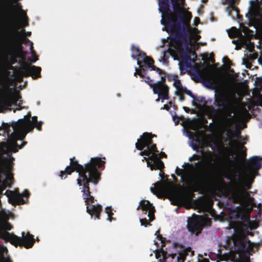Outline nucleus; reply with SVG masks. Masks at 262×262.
<instances>
[{"instance_id": "nucleus-1", "label": "nucleus", "mask_w": 262, "mask_h": 262, "mask_svg": "<svg viewBox=\"0 0 262 262\" xmlns=\"http://www.w3.org/2000/svg\"><path fill=\"white\" fill-rule=\"evenodd\" d=\"M70 165L66 167L64 170L60 171L59 176L62 179L65 174H71L74 171L78 173L77 183L79 186H82V197L87 205L86 212L91 216L94 215L95 219L99 220L102 207L100 204L89 206L95 201L94 197L91 195L89 185L90 183L97 185L100 180L101 172L99 169L104 166L105 161L99 157L92 158L89 162L83 165L78 163L75 157L70 158Z\"/></svg>"}, {"instance_id": "nucleus-2", "label": "nucleus", "mask_w": 262, "mask_h": 262, "mask_svg": "<svg viewBox=\"0 0 262 262\" xmlns=\"http://www.w3.org/2000/svg\"><path fill=\"white\" fill-rule=\"evenodd\" d=\"M255 177V176H249L244 173L242 177L239 172L229 176L224 172L217 190L226 197L230 194L234 203H241L246 198L250 197L247 190L251 188Z\"/></svg>"}, {"instance_id": "nucleus-3", "label": "nucleus", "mask_w": 262, "mask_h": 262, "mask_svg": "<svg viewBox=\"0 0 262 262\" xmlns=\"http://www.w3.org/2000/svg\"><path fill=\"white\" fill-rule=\"evenodd\" d=\"M223 163L221 161L215 164L210 163L211 168L208 171L201 170L200 166H203L202 161H198L190 165L194 169L191 179V191L189 192L191 196H193V192H196L199 188L212 183H215L216 188L220 183V180L223 176Z\"/></svg>"}, {"instance_id": "nucleus-4", "label": "nucleus", "mask_w": 262, "mask_h": 262, "mask_svg": "<svg viewBox=\"0 0 262 262\" xmlns=\"http://www.w3.org/2000/svg\"><path fill=\"white\" fill-rule=\"evenodd\" d=\"M21 33L28 36L31 34V32H26L24 29L21 32L17 30L6 32L0 19V64L2 58L8 55L14 56L18 53L23 52L22 42L19 37Z\"/></svg>"}, {"instance_id": "nucleus-5", "label": "nucleus", "mask_w": 262, "mask_h": 262, "mask_svg": "<svg viewBox=\"0 0 262 262\" xmlns=\"http://www.w3.org/2000/svg\"><path fill=\"white\" fill-rule=\"evenodd\" d=\"M155 188L150 187V191L157 195L158 198H162V194H164L168 198L171 199L174 205H178L182 202L184 200L183 194L176 185L171 183L170 184H163L161 182H158L155 184Z\"/></svg>"}, {"instance_id": "nucleus-6", "label": "nucleus", "mask_w": 262, "mask_h": 262, "mask_svg": "<svg viewBox=\"0 0 262 262\" xmlns=\"http://www.w3.org/2000/svg\"><path fill=\"white\" fill-rule=\"evenodd\" d=\"M235 232L227 240V244L236 253L250 254L253 250V243L248 239L244 234L237 232L234 229Z\"/></svg>"}, {"instance_id": "nucleus-7", "label": "nucleus", "mask_w": 262, "mask_h": 262, "mask_svg": "<svg viewBox=\"0 0 262 262\" xmlns=\"http://www.w3.org/2000/svg\"><path fill=\"white\" fill-rule=\"evenodd\" d=\"M214 104L218 107V109L215 110V111L225 115V123L228 127H229L233 120L234 116L231 115L232 111L228 94L223 91L215 94Z\"/></svg>"}, {"instance_id": "nucleus-8", "label": "nucleus", "mask_w": 262, "mask_h": 262, "mask_svg": "<svg viewBox=\"0 0 262 262\" xmlns=\"http://www.w3.org/2000/svg\"><path fill=\"white\" fill-rule=\"evenodd\" d=\"M2 130H3V135L6 134L9 138V147L12 152L14 153L17 152L18 149H21L27 144V141H23L21 145L17 144V141L18 140H24L26 135H25V133L21 134L14 130L12 132H11L10 125L8 123H3L2 124V126H0V131Z\"/></svg>"}, {"instance_id": "nucleus-9", "label": "nucleus", "mask_w": 262, "mask_h": 262, "mask_svg": "<svg viewBox=\"0 0 262 262\" xmlns=\"http://www.w3.org/2000/svg\"><path fill=\"white\" fill-rule=\"evenodd\" d=\"M14 91L15 89L10 88L7 81H3L0 86V100L9 106L11 104L18 105L20 107L18 110H21L22 107L20 106L23 103V101L19 100L21 96L15 94Z\"/></svg>"}, {"instance_id": "nucleus-10", "label": "nucleus", "mask_w": 262, "mask_h": 262, "mask_svg": "<svg viewBox=\"0 0 262 262\" xmlns=\"http://www.w3.org/2000/svg\"><path fill=\"white\" fill-rule=\"evenodd\" d=\"M41 69L39 67L31 66L24 63L21 66V68L14 70V74L18 80L20 82L22 80L23 77L31 76L34 79L41 77Z\"/></svg>"}, {"instance_id": "nucleus-11", "label": "nucleus", "mask_w": 262, "mask_h": 262, "mask_svg": "<svg viewBox=\"0 0 262 262\" xmlns=\"http://www.w3.org/2000/svg\"><path fill=\"white\" fill-rule=\"evenodd\" d=\"M31 112H28L23 119H18L17 121L12 122L11 126L13 130L21 134L25 133L26 135L28 133L32 132L34 128V126L31 123Z\"/></svg>"}, {"instance_id": "nucleus-12", "label": "nucleus", "mask_w": 262, "mask_h": 262, "mask_svg": "<svg viewBox=\"0 0 262 262\" xmlns=\"http://www.w3.org/2000/svg\"><path fill=\"white\" fill-rule=\"evenodd\" d=\"M153 137H156V136L155 135L152 136L151 134L147 132L144 133L136 143V148L138 150H142L144 148L146 147L149 149L151 155L156 154V152H159L156 144L153 143L152 139Z\"/></svg>"}, {"instance_id": "nucleus-13", "label": "nucleus", "mask_w": 262, "mask_h": 262, "mask_svg": "<svg viewBox=\"0 0 262 262\" xmlns=\"http://www.w3.org/2000/svg\"><path fill=\"white\" fill-rule=\"evenodd\" d=\"M250 6L248 12L246 14V17L249 21L253 23H258L259 18L262 17V2L258 0L250 1Z\"/></svg>"}, {"instance_id": "nucleus-14", "label": "nucleus", "mask_w": 262, "mask_h": 262, "mask_svg": "<svg viewBox=\"0 0 262 262\" xmlns=\"http://www.w3.org/2000/svg\"><path fill=\"white\" fill-rule=\"evenodd\" d=\"M262 159L257 156L251 157L245 162V166L244 173L248 176H256L258 174V170L262 167L261 160Z\"/></svg>"}, {"instance_id": "nucleus-15", "label": "nucleus", "mask_w": 262, "mask_h": 262, "mask_svg": "<svg viewBox=\"0 0 262 262\" xmlns=\"http://www.w3.org/2000/svg\"><path fill=\"white\" fill-rule=\"evenodd\" d=\"M9 198V202L12 205H22L27 203L30 194L27 189H25L23 193L18 190L12 191L7 190L5 193Z\"/></svg>"}, {"instance_id": "nucleus-16", "label": "nucleus", "mask_w": 262, "mask_h": 262, "mask_svg": "<svg viewBox=\"0 0 262 262\" xmlns=\"http://www.w3.org/2000/svg\"><path fill=\"white\" fill-rule=\"evenodd\" d=\"M170 14L165 18L166 21L165 25L170 32L180 31V30L188 28V23L183 20V17H179V20H178L172 15L170 11Z\"/></svg>"}, {"instance_id": "nucleus-17", "label": "nucleus", "mask_w": 262, "mask_h": 262, "mask_svg": "<svg viewBox=\"0 0 262 262\" xmlns=\"http://www.w3.org/2000/svg\"><path fill=\"white\" fill-rule=\"evenodd\" d=\"M167 73L165 74L162 75L160 80L155 83L154 86H156L154 90V94H158L163 102L164 100H168L169 87L166 84V79Z\"/></svg>"}, {"instance_id": "nucleus-18", "label": "nucleus", "mask_w": 262, "mask_h": 262, "mask_svg": "<svg viewBox=\"0 0 262 262\" xmlns=\"http://www.w3.org/2000/svg\"><path fill=\"white\" fill-rule=\"evenodd\" d=\"M158 154H154L148 158L144 157L142 161H146L148 167H150L151 170H161L164 168L165 166L163 161L158 156Z\"/></svg>"}, {"instance_id": "nucleus-19", "label": "nucleus", "mask_w": 262, "mask_h": 262, "mask_svg": "<svg viewBox=\"0 0 262 262\" xmlns=\"http://www.w3.org/2000/svg\"><path fill=\"white\" fill-rule=\"evenodd\" d=\"M141 209L144 214H146L148 212V216L149 221L152 222L155 219V213L156 211L155 207L148 200H141L140 202L139 205L137 208V210Z\"/></svg>"}, {"instance_id": "nucleus-20", "label": "nucleus", "mask_w": 262, "mask_h": 262, "mask_svg": "<svg viewBox=\"0 0 262 262\" xmlns=\"http://www.w3.org/2000/svg\"><path fill=\"white\" fill-rule=\"evenodd\" d=\"M173 34L172 40L177 43H186L189 40V34L191 32L190 28L170 32Z\"/></svg>"}, {"instance_id": "nucleus-21", "label": "nucleus", "mask_w": 262, "mask_h": 262, "mask_svg": "<svg viewBox=\"0 0 262 262\" xmlns=\"http://www.w3.org/2000/svg\"><path fill=\"white\" fill-rule=\"evenodd\" d=\"M187 228L192 233H196L198 234L202 230L201 223L195 219H191L188 221Z\"/></svg>"}, {"instance_id": "nucleus-22", "label": "nucleus", "mask_w": 262, "mask_h": 262, "mask_svg": "<svg viewBox=\"0 0 262 262\" xmlns=\"http://www.w3.org/2000/svg\"><path fill=\"white\" fill-rule=\"evenodd\" d=\"M226 10L228 12V15L232 19H237L238 21H242L243 16L239 14V10L236 5L234 6H227Z\"/></svg>"}, {"instance_id": "nucleus-23", "label": "nucleus", "mask_w": 262, "mask_h": 262, "mask_svg": "<svg viewBox=\"0 0 262 262\" xmlns=\"http://www.w3.org/2000/svg\"><path fill=\"white\" fill-rule=\"evenodd\" d=\"M157 239L161 241V246L160 250H156V256L157 258H159L161 255H162L164 260L167 258V252L163 250V247L165 246V238L163 237L160 234H157Z\"/></svg>"}, {"instance_id": "nucleus-24", "label": "nucleus", "mask_w": 262, "mask_h": 262, "mask_svg": "<svg viewBox=\"0 0 262 262\" xmlns=\"http://www.w3.org/2000/svg\"><path fill=\"white\" fill-rule=\"evenodd\" d=\"M180 4L179 0H171V2L173 7V11L177 14L178 17H183L184 12L180 9V5H183L185 0H180Z\"/></svg>"}, {"instance_id": "nucleus-25", "label": "nucleus", "mask_w": 262, "mask_h": 262, "mask_svg": "<svg viewBox=\"0 0 262 262\" xmlns=\"http://www.w3.org/2000/svg\"><path fill=\"white\" fill-rule=\"evenodd\" d=\"M240 43L242 46H245L247 50L250 53H253L254 50V43L251 42L250 39L248 37H246L245 36L243 38H241Z\"/></svg>"}, {"instance_id": "nucleus-26", "label": "nucleus", "mask_w": 262, "mask_h": 262, "mask_svg": "<svg viewBox=\"0 0 262 262\" xmlns=\"http://www.w3.org/2000/svg\"><path fill=\"white\" fill-rule=\"evenodd\" d=\"M12 169V166L10 163H5L3 160L0 159V183L3 181L1 180L2 174H5L10 172Z\"/></svg>"}, {"instance_id": "nucleus-27", "label": "nucleus", "mask_w": 262, "mask_h": 262, "mask_svg": "<svg viewBox=\"0 0 262 262\" xmlns=\"http://www.w3.org/2000/svg\"><path fill=\"white\" fill-rule=\"evenodd\" d=\"M131 50L133 52L131 56L134 59H136L137 57L141 58L142 57V54H145V53L141 51L138 47L134 45L132 46Z\"/></svg>"}, {"instance_id": "nucleus-28", "label": "nucleus", "mask_w": 262, "mask_h": 262, "mask_svg": "<svg viewBox=\"0 0 262 262\" xmlns=\"http://www.w3.org/2000/svg\"><path fill=\"white\" fill-rule=\"evenodd\" d=\"M246 142H244L242 143H239V156L241 160L244 161V162L247 160L246 159L247 148L244 146Z\"/></svg>"}, {"instance_id": "nucleus-29", "label": "nucleus", "mask_w": 262, "mask_h": 262, "mask_svg": "<svg viewBox=\"0 0 262 262\" xmlns=\"http://www.w3.org/2000/svg\"><path fill=\"white\" fill-rule=\"evenodd\" d=\"M255 84L257 87L258 93L260 94V92L262 90V77L256 78L255 80ZM258 100L259 103V105L262 106V96L259 95L258 98Z\"/></svg>"}, {"instance_id": "nucleus-30", "label": "nucleus", "mask_w": 262, "mask_h": 262, "mask_svg": "<svg viewBox=\"0 0 262 262\" xmlns=\"http://www.w3.org/2000/svg\"><path fill=\"white\" fill-rule=\"evenodd\" d=\"M141 58L143 59V63L146 64L150 69L154 66L155 61L154 59L151 57L147 56L145 53V54H142V57Z\"/></svg>"}, {"instance_id": "nucleus-31", "label": "nucleus", "mask_w": 262, "mask_h": 262, "mask_svg": "<svg viewBox=\"0 0 262 262\" xmlns=\"http://www.w3.org/2000/svg\"><path fill=\"white\" fill-rule=\"evenodd\" d=\"M228 34L231 38L234 37L238 35H241V38H243V37H244V36H243L242 33L235 27H233L230 29V31L228 32Z\"/></svg>"}, {"instance_id": "nucleus-32", "label": "nucleus", "mask_w": 262, "mask_h": 262, "mask_svg": "<svg viewBox=\"0 0 262 262\" xmlns=\"http://www.w3.org/2000/svg\"><path fill=\"white\" fill-rule=\"evenodd\" d=\"M24 41L26 43H28V42L31 43V47H30L31 53H32V56H33L34 57V58L32 59L31 61L32 62H36L38 59L36 55L35 51L34 50L33 43L32 42H30V40L26 37H24Z\"/></svg>"}, {"instance_id": "nucleus-33", "label": "nucleus", "mask_w": 262, "mask_h": 262, "mask_svg": "<svg viewBox=\"0 0 262 262\" xmlns=\"http://www.w3.org/2000/svg\"><path fill=\"white\" fill-rule=\"evenodd\" d=\"M4 175L6 176V180L3 182H6L7 186L9 187H11L12 185L13 184V181L14 180L13 176L12 174L9 172L6 173Z\"/></svg>"}, {"instance_id": "nucleus-34", "label": "nucleus", "mask_w": 262, "mask_h": 262, "mask_svg": "<svg viewBox=\"0 0 262 262\" xmlns=\"http://www.w3.org/2000/svg\"><path fill=\"white\" fill-rule=\"evenodd\" d=\"M182 91L183 92L185 93V94H186L187 95H188V96H189L190 97H191L193 99H194L200 102H202L203 101V99H204V98L203 97L201 99H199L196 98L194 96V95L192 94V93L190 90H187V89L185 87L184 88L183 90Z\"/></svg>"}, {"instance_id": "nucleus-35", "label": "nucleus", "mask_w": 262, "mask_h": 262, "mask_svg": "<svg viewBox=\"0 0 262 262\" xmlns=\"http://www.w3.org/2000/svg\"><path fill=\"white\" fill-rule=\"evenodd\" d=\"M105 211L106 213L107 214V220H108L110 222H112L113 220H115V219L113 217L114 213L112 212V209L111 207H106L105 209Z\"/></svg>"}, {"instance_id": "nucleus-36", "label": "nucleus", "mask_w": 262, "mask_h": 262, "mask_svg": "<svg viewBox=\"0 0 262 262\" xmlns=\"http://www.w3.org/2000/svg\"><path fill=\"white\" fill-rule=\"evenodd\" d=\"M239 3V0H222V4L225 5L228 4V6H234L238 5Z\"/></svg>"}, {"instance_id": "nucleus-37", "label": "nucleus", "mask_w": 262, "mask_h": 262, "mask_svg": "<svg viewBox=\"0 0 262 262\" xmlns=\"http://www.w3.org/2000/svg\"><path fill=\"white\" fill-rule=\"evenodd\" d=\"M173 85L176 88V91H182L184 89L181 84L180 80L179 79V77L175 79Z\"/></svg>"}, {"instance_id": "nucleus-38", "label": "nucleus", "mask_w": 262, "mask_h": 262, "mask_svg": "<svg viewBox=\"0 0 262 262\" xmlns=\"http://www.w3.org/2000/svg\"><path fill=\"white\" fill-rule=\"evenodd\" d=\"M160 7L165 12L170 11L169 0H162L161 3Z\"/></svg>"}, {"instance_id": "nucleus-39", "label": "nucleus", "mask_w": 262, "mask_h": 262, "mask_svg": "<svg viewBox=\"0 0 262 262\" xmlns=\"http://www.w3.org/2000/svg\"><path fill=\"white\" fill-rule=\"evenodd\" d=\"M142 81H144L146 83L148 84V85L150 86V88H152L153 92L154 93V90L156 88V86H154L155 84V83H153V80L151 79L150 77L146 76L145 77V79L144 80H142Z\"/></svg>"}, {"instance_id": "nucleus-40", "label": "nucleus", "mask_w": 262, "mask_h": 262, "mask_svg": "<svg viewBox=\"0 0 262 262\" xmlns=\"http://www.w3.org/2000/svg\"><path fill=\"white\" fill-rule=\"evenodd\" d=\"M191 17L192 15L190 12H187L186 13H184V16H183V19L185 20V21L188 23V27H187L188 28H190L189 22L191 19Z\"/></svg>"}, {"instance_id": "nucleus-41", "label": "nucleus", "mask_w": 262, "mask_h": 262, "mask_svg": "<svg viewBox=\"0 0 262 262\" xmlns=\"http://www.w3.org/2000/svg\"><path fill=\"white\" fill-rule=\"evenodd\" d=\"M143 72L141 71V70H139L137 68H135V72L134 73V76L137 77V75H138L141 78H145V74L144 72L145 70L143 68L142 69Z\"/></svg>"}, {"instance_id": "nucleus-42", "label": "nucleus", "mask_w": 262, "mask_h": 262, "mask_svg": "<svg viewBox=\"0 0 262 262\" xmlns=\"http://www.w3.org/2000/svg\"><path fill=\"white\" fill-rule=\"evenodd\" d=\"M258 53L256 52L251 53L248 56V60L251 62L254 61L258 57Z\"/></svg>"}, {"instance_id": "nucleus-43", "label": "nucleus", "mask_w": 262, "mask_h": 262, "mask_svg": "<svg viewBox=\"0 0 262 262\" xmlns=\"http://www.w3.org/2000/svg\"><path fill=\"white\" fill-rule=\"evenodd\" d=\"M167 80L169 82H171L172 81H174L175 79L178 78V75L176 74H170L167 73L166 74Z\"/></svg>"}, {"instance_id": "nucleus-44", "label": "nucleus", "mask_w": 262, "mask_h": 262, "mask_svg": "<svg viewBox=\"0 0 262 262\" xmlns=\"http://www.w3.org/2000/svg\"><path fill=\"white\" fill-rule=\"evenodd\" d=\"M150 70H152V71H155L157 73H158L159 75H163V74H166V72L161 70V69L156 67L155 66H153L152 67V68L150 69Z\"/></svg>"}, {"instance_id": "nucleus-45", "label": "nucleus", "mask_w": 262, "mask_h": 262, "mask_svg": "<svg viewBox=\"0 0 262 262\" xmlns=\"http://www.w3.org/2000/svg\"><path fill=\"white\" fill-rule=\"evenodd\" d=\"M140 222L142 226L147 227L148 225L151 226V224L150 223V222L148 221L146 217H144L140 219Z\"/></svg>"}, {"instance_id": "nucleus-46", "label": "nucleus", "mask_w": 262, "mask_h": 262, "mask_svg": "<svg viewBox=\"0 0 262 262\" xmlns=\"http://www.w3.org/2000/svg\"><path fill=\"white\" fill-rule=\"evenodd\" d=\"M25 15V20L18 26V29L23 28L29 26L28 18L26 13Z\"/></svg>"}, {"instance_id": "nucleus-47", "label": "nucleus", "mask_w": 262, "mask_h": 262, "mask_svg": "<svg viewBox=\"0 0 262 262\" xmlns=\"http://www.w3.org/2000/svg\"><path fill=\"white\" fill-rule=\"evenodd\" d=\"M7 187L6 182H3V183H0V195L3 194V190H4Z\"/></svg>"}, {"instance_id": "nucleus-48", "label": "nucleus", "mask_w": 262, "mask_h": 262, "mask_svg": "<svg viewBox=\"0 0 262 262\" xmlns=\"http://www.w3.org/2000/svg\"><path fill=\"white\" fill-rule=\"evenodd\" d=\"M140 155L141 156H151V154H150V152L149 151V149H148L147 148L146 149H144V150H141V152H140Z\"/></svg>"}, {"instance_id": "nucleus-49", "label": "nucleus", "mask_w": 262, "mask_h": 262, "mask_svg": "<svg viewBox=\"0 0 262 262\" xmlns=\"http://www.w3.org/2000/svg\"><path fill=\"white\" fill-rule=\"evenodd\" d=\"M182 91H176L175 94L177 96H179V99L180 101H183L185 100V96L182 94Z\"/></svg>"}, {"instance_id": "nucleus-50", "label": "nucleus", "mask_w": 262, "mask_h": 262, "mask_svg": "<svg viewBox=\"0 0 262 262\" xmlns=\"http://www.w3.org/2000/svg\"><path fill=\"white\" fill-rule=\"evenodd\" d=\"M201 158V156L200 155L194 154L191 157H190L189 160L192 161L193 160H199Z\"/></svg>"}, {"instance_id": "nucleus-51", "label": "nucleus", "mask_w": 262, "mask_h": 262, "mask_svg": "<svg viewBox=\"0 0 262 262\" xmlns=\"http://www.w3.org/2000/svg\"><path fill=\"white\" fill-rule=\"evenodd\" d=\"M223 62L226 64L229 68L231 65V62L230 60L227 57H224L223 59Z\"/></svg>"}, {"instance_id": "nucleus-52", "label": "nucleus", "mask_w": 262, "mask_h": 262, "mask_svg": "<svg viewBox=\"0 0 262 262\" xmlns=\"http://www.w3.org/2000/svg\"><path fill=\"white\" fill-rule=\"evenodd\" d=\"M42 124V122H37V123H35L34 124V128L36 127L38 130H41V126Z\"/></svg>"}, {"instance_id": "nucleus-53", "label": "nucleus", "mask_w": 262, "mask_h": 262, "mask_svg": "<svg viewBox=\"0 0 262 262\" xmlns=\"http://www.w3.org/2000/svg\"><path fill=\"white\" fill-rule=\"evenodd\" d=\"M244 64H246V68H249V69L251 68V67L252 66V64L251 63H250L248 60L244 59Z\"/></svg>"}, {"instance_id": "nucleus-54", "label": "nucleus", "mask_w": 262, "mask_h": 262, "mask_svg": "<svg viewBox=\"0 0 262 262\" xmlns=\"http://www.w3.org/2000/svg\"><path fill=\"white\" fill-rule=\"evenodd\" d=\"M234 137L239 140L242 139V138H243V136H241V133L239 132H235V134H234Z\"/></svg>"}, {"instance_id": "nucleus-55", "label": "nucleus", "mask_w": 262, "mask_h": 262, "mask_svg": "<svg viewBox=\"0 0 262 262\" xmlns=\"http://www.w3.org/2000/svg\"><path fill=\"white\" fill-rule=\"evenodd\" d=\"M183 170V169H180L177 167L176 169V173L177 176H180L182 174Z\"/></svg>"}, {"instance_id": "nucleus-56", "label": "nucleus", "mask_w": 262, "mask_h": 262, "mask_svg": "<svg viewBox=\"0 0 262 262\" xmlns=\"http://www.w3.org/2000/svg\"><path fill=\"white\" fill-rule=\"evenodd\" d=\"M31 123L34 125L35 123H37V117L33 116L32 117V119L31 120Z\"/></svg>"}, {"instance_id": "nucleus-57", "label": "nucleus", "mask_w": 262, "mask_h": 262, "mask_svg": "<svg viewBox=\"0 0 262 262\" xmlns=\"http://www.w3.org/2000/svg\"><path fill=\"white\" fill-rule=\"evenodd\" d=\"M260 23H262V17L259 18V21L258 22V23H253V22H250L249 21V26H253V25H258Z\"/></svg>"}, {"instance_id": "nucleus-58", "label": "nucleus", "mask_w": 262, "mask_h": 262, "mask_svg": "<svg viewBox=\"0 0 262 262\" xmlns=\"http://www.w3.org/2000/svg\"><path fill=\"white\" fill-rule=\"evenodd\" d=\"M241 29H242V32L245 33V34H247L248 32H249L250 31V29L248 27H245V26L242 27Z\"/></svg>"}, {"instance_id": "nucleus-59", "label": "nucleus", "mask_w": 262, "mask_h": 262, "mask_svg": "<svg viewBox=\"0 0 262 262\" xmlns=\"http://www.w3.org/2000/svg\"><path fill=\"white\" fill-rule=\"evenodd\" d=\"M162 108L168 111L170 110V106L168 104H164Z\"/></svg>"}, {"instance_id": "nucleus-60", "label": "nucleus", "mask_w": 262, "mask_h": 262, "mask_svg": "<svg viewBox=\"0 0 262 262\" xmlns=\"http://www.w3.org/2000/svg\"><path fill=\"white\" fill-rule=\"evenodd\" d=\"M160 158H167V155L164 152H161L160 154Z\"/></svg>"}, {"instance_id": "nucleus-61", "label": "nucleus", "mask_w": 262, "mask_h": 262, "mask_svg": "<svg viewBox=\"0 0 262 262\" xmlns=\"http://www.w3.org/2000/svg\"><path fill=\"white\" fill-rule=\"evenodd\" d=\"M164 168H162L161 170H160V171L159 172V176L161 177V178H162L163 177V176L164 175V173L163 171H162V170Z\"/></svg>"}, {"instance_id": "nucleus-62", "label": "nucleus", "mask_w": 262, "mask_h": 262, "mask_svg": "<svg viewBox=\"0 0 262 262\" xmlns=\"http://www.w3.org/2000/svg\"><path fill=\"white\" fill-rule=\"evenodd\" d=\"M194 20H195V25L196 26L197 24H198L199 21H200V18L199 17H195Z\"/></svg>"}, {"instance_id": "nucleus-63", "label": "nucleus", "mask_w": 262, "mask_h": 262, "mask_svg": "<svg viewBox=\"0 0 262 262\" xmlns=\"http://www.w3.org/2000/svg\"><path fill=\"white\" fill-rule=\"evenodd\" d=\"M183 109L184 110V111L187 112V113H189V111H190V109L189 108L186 107V106H184L183 107Z\"/></svg>"}, {"instance_id": "nucleus-64", "label": "nucleus", "mask_w": 262, "mask_h": 262, "mask_svg": "<svg viewBox=\"0 0 262 262\" xmlns=\"http://www.w3.org/2000/svg\"><path fill=\"white\" fill-rule=\"evenodd\" d=\"M226 134L228 137H230L232 135V133L230 130H228Z\"/></svg>"}]
</instances>
